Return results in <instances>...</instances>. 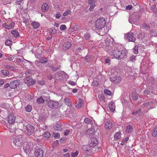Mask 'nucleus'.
<instances>
[{"mask_svg":"<svg viewBox=\"0 0 157 157\" xmlns=\"http://www.w3.org/2000/svg\"><path fill=\"white\" fill-rule=\"evenodd\" d=\"M118 57H116V58L121 59L123 58L126 56V52L125 51L120 50L119 53L118 54Z\"/></svg>","mask_w":157,"mask_h":157,"instance_id":"nucleus-17","label":"nucleus"},{"mask_svg":"<svg viewBox=\"0 0 157 157\" xmlns=\"http://www.w3.org/2000/svg\"><path fill=\"white\" fill-rule=\"evenodd\" d=\"M34 128L33 126L31 124H28L26 126L25 130L24 131L28 136L31 135L33 132Z\"/></svg>","mask_w":157,"mask_h":157,"instance_id":"nucleus-3","label":"nucleus"},{"mask_svg":"<svg viewBox=\"0 0 157 157\" xmlns=\"http://www.w3.org/2000/svg\"><path fill=\"white\" fill-rule=\"evenodd\" d=\"M60 28L61 30H64L66 29L67 27L65 25H62L60 26Z\"/></svg>","mask_w":157,"mask_h":157,"instance_id":"nucleus-52","label":"nucleus"},{"mask_svg":"<svg viewBox=\"0 0 157 157\" xmlns=\"http://www.w3.org/2000/svg\"><path fill=\"white\" fill-rule=\"evenodd\" d=\"M132 98L133 99V100H134L135 101H136L137 99L138 98V96L136 94L133 93L132 94Z\"/></svg>","mask_w":157,"mask_h":157,"instance_id":"nucleus-45","label":"nucleus"},{"mask_svg":"<svg viewBox=\"0 0 157 157\" xmlns=\"http://www.w3.org/2000/svg\"><path fill=\"white\" fill-rule=\"evenodd\" d=\"M104 93L105 94L109 95H111V93L110 91L108 89H105L104 91Z\"/></svg>","mask_w":157,"mask_h":157,"instance_id":"nucleus-51","label":"nucleus"},{"mask_svg":"<svg viewBox=\"0 0 157 157\" xmlns=\"http://www.w3.org/2000/svg\"><path fill=\"white\" fill-rule=\"evenodd\" d=\"M23 1V0H16V5H21V4H23L24 3Z\"/></svg>","mask_w":157,"mask_h":157,"instance_id":"nucleus-44","label":"nucleus"},{"mask_svg":"<svg viewBox=\"0 0 157 157\" xmlns=\"http://www.w3.org/2000/svg\"><path fill=\"white\" fill-rule=\"evenodd\" d=\"M28 124V123L27 122L23 121L22 122H19L18 124V125L21 129L24 131L25 129L26 126Z\"/></svg>","mask_w":157,"mask_h":157,"instance_id":"nucleus-15","label":"nucleus"},{"mask_svg":"<svg viewBox=\"0 0 157 157\" xmlns=\"http://www.w3.org/2000/svg\"><path fill=\"white\" fill-rule=\"evenodd\" d=\"M84 122L91 126L93 124V121L89 118H86L84 120Z\"/></svg>","mask_w":157,"mask_h":157,"instance_id":"nucleus-30","label":"nucleus"},{"mask_svg":"<svg viewBox=\"0 0 157 157\" xmlns=\"http://www.w3.org/2000/svg\"><path fill=\"white\" fill-rule=\"evenodd\" d=\"M110 79L112 82L117 84L120 82L121 78L120 76H115L114 77H111Z\"/></svg>","mask_w":157,"mask_h":157,"instance_id":"nucleus-10","label":"nucleus"},{"mask_svg":"<svg viewBox=\"0 0 157 157\" xmlns=\"http://www.w3.org/2000/svg\"><path fill=\"white\" fill-rule=\"evenodd\" d=\"M84 37L86 40H88L90 39V35L89 33H86L84 35Z\"/></svg>","mask_w":157,"mask_h":157,"instance_id":"nucleus-48","label":"nucleus"},{"mask_svg":"<svg viewBox=\"0 0 157 157\" xmlns=\"http://www.w3.org/2000/svg\"><path fill=\"white\" fill-rule=\"evenodd\" d=\"M55 138H60V134L59 133H56L54 136Z\"/></svg>","mask_w":157,"mask_h":157,"instance_id":"nucleus-60","label":"nucleus"},{"mask_svg":"<svg viewBox=\"0 0 157 157\" xmlns=\"http://www.w3.org/2000/svg\"><path fill=\"white\" fill-rule=\"evenodd\" d=\"M20 83L19 80H14L10 83V87L11 89H14L19 85Z\"/></svg>","mask_w":157,"mask_h":157,"instance_id":"nucleus-9","label":"nucleus"},{"mask_svg":"<svg viewBox=\"0 0 157 157\" xmlns=\"http://www.w3.org/2000/svg\"><path fill=\"white\" fill-rule=\"evenodd\" d=\"M84 102L83 100L82 99H79L77 102V104L75 105L76 107L80 109L84 105Z\"/></svg>","mask_w":157,"mask_h":157,"instance_id":"nucleus-16","label":"nucleus"},{"mask_svg":"<svg viewBox=\"0 0 157 157\" xmlns=\"http://www.w3.org/2000/svg\"><path fill=\"white\" fill-rule=\"evenodd\" d=\"M23 149L25 151L26 153H28L30 151L31 148L29 144H27L26 146L23 147Z\"/></svg>","mask_w":157,"mask_h":157,"instance_id":"nucleus-27","label":"nucleus"},{"mask_svg":"<svg viewBox=\"0 0 157 157\" xmlns=\"http://www.w3.org/2000/svg\"><path fill=\"white\" fill-rule=\"evenodd\" d=\"M54 128L55 131H60L62 129L61 126L58 124H57L56 126H54Z\"/></svg>","mask_w":157,"mask_h":157,"instance_id":"nucleus-36","label":"nucleus"},{"mask_svg":"<svg viewBox=\"0 0 157 157\" xmlns=\"http://www.w3.org/2000/svg\"><path fill=\"white\" fill-rule=\"evenodd\" d=\"M152 135L154 137L157 136V127H155L152 132Z\"/></svg>","mask_w":157,"mask_h":157,"instance_id":"nucleus-34","label":"nucleus"},{"mask_svg":"<svg viewBox=\"0 0 157 157\" xmlns=\"http://www.w3.org/2000/svg\"><path fill=\"white\" fill-rule=\"evenodd\" d=\"M109 107L110 109V110L112 111L113 112L115 110V106L113 102H111L109 105Z\"/></svg>","mask_w":157,"mask_h":157,"instance_id":"nucleus-25","label":"nucleus"},{"mask_svg":"<svg viewBox=\"0 0 157 157\" xmlns=\"http://www.w3.org/2000/svg\"><path fill=\"white\" fill-rule=\"evenodd\" d=\"M71 44L70 42H66L63 45V48L65 50H67L71 47Z\"/></svg>","mask_w":157,"mask_h":157,"instance_id":"nucleus-20","label":"nucleus"},{"mask_svg":"<svg viewBox=\"0 0 157 157\" xmlns=\"http://www.w3.org/2000/svg\"><path fill=\"white\" fill-rule=\"evenodd\" d=\"M1 72L3 75L6 76H8L9 74V71L6 69L2 70Z\"/></svg>","mask_w":157,"mask_h":157,"instance_id":"nucleus-35","label":"nucleus"},{"mask_svg":"<svg viewBox=\"0 0 157 157\" xmlns=\"http://www.w3.org/2000/svg\"><path fill=\"white\" fill-rule=\"evenodd\" d=\"M78 152L77 151L75 152H71V157H75L78 155Z\"/></svg>","mask_w":157,"mask_h":157,"instance_id":"nucleus-49","label":"nucleus"},{"mask_svg":"<svg viewBox=\"0 0 157 157\" xmlns=\"http://www.w3.org/2000/svg\"><path fill=\"white\" fill-rule=\"evenodd\" d=\"M35 155L37 157H42L43 156V151L40 149H36L35 151Z\"/></svg>","mask_w":157,"mask_h":157,"instance_id":"nucleus-14","label":"nucleus"},{"mask_svg":"<svg viewBox=\"0 0 157 157\" xmlns=\"http://www.w3.org/2000/svg\"><path fill=\"white\" fill-rule=\"evenodd\" d=\"M65 104L67 105H70L71 104V99L68 97H66L64 99Z\"/></svg>","mask_w":157,"mask_h":157,"instance_id":"nucleus-28","label":"nucleus"},{"mask_svg":"<svg viewBox=\"0 0 157 157\" xmlns=\"http://www.w3.org/2000/svg\"><path fill=\"white\" fill-rule=\"evenodd\" d=\"M132 8V6L131 5H128L126 7V9L127 10H130Z\"/></svg>","mask_w":157,"mask_h":157,"instance_id":"nucleus-61","label":"nucleus"},{"mask_svg":"<svg viewBox=\"0 0 157 157\" xmlns=\"http://www.w3.org/2000/svg\"><path fill=\"white\" fill-rule=\"evenodd\" d=\"M95 6V4L90 5V8L89 9L90 10V11H93Z\"/></svg>","mask_w":157,"mask_h":157,"instance_id":"nucleus-57","label":"nucleus"},{"mask_svg":"<svg viewBox=\"0 0 157 157\" xmlns=\"http://www.w3.org/2000/svg\"><path fill=\"white\" fill-rule=\"evenodd\" d=\"M71 11L69 10H67L66 11H65L63 14V15L64 16H66L67 15L70 14H71Z\"/></svg>","mask_w":157,"mask_h":157,"instance_id":"nucleus-50","label":"nucleus"},{"mask_svg":"<svg viewBox=\"0 0 157 157\" xmlns=\"http://www.w3.org/2000/svg\"><path fill=\"white\" fill-rule=\"evenodd\" d=\"M64 72L62 71H59L56 73V78L57 79H61L62 78V76Z\"/></svg>","mask_w":157,"mask_h":157,"instance_id":"nucleus-24","label":"nucleus"},{"mask_svg":"<svg viewBox=\"0 0 157 157\" xmlns=\"http://www.w3.org/2000/svg\"><path fill=\"white\" fill-rule=\"evenodd\" d=\"M120 51L117 47L114 48V49H113L112 53L115 57L116 58V57H118V54L119 53Z\"/></svg>","mask_w":157,"mask_h":157,"instance_id":"nucleus-19","label":"nucleus"},{"mask_svg":"<svg viewBox=\"0 0 157 157\" xmlns=\"http://www.w3.org/2000/svg\"><path fill=\"white\" fill-rule=\"evenodd\" d=\"M51 134L48 132H45L44 134V137L46 138H48L50 137Z\"/></svg>","mask_w":157,"mask_h":157,"instance_id":"nucleus-43","label":"nucleus"},{"mask_svg":"<svg viewBox=\"0 0 157 157\" xmlns=\"http://www.w3.org/2000/svg\"><path fill=\"white\" fill-rule=\"evenodd\" d=\"M48 107L52 108H58L61 106L58 102L51 100L48 101Z\"/></svg>","mask_w":157,"mask_h":157,"instance_id":"nucleus-4","label":"nucleus"},{"mask_svg":"<svg viewBox=\"0 0 157 157\" xmlns=\"http://www.w3.org/2000/svg\"><path fill=\"white\" fill-rule=\"evenodd\" d=\"M94 1L95 0H89L88 3L90 5L95 4Z\"/></svg>","mask_w":157,"mask_h":157,"instance_id":"nucleus-55","label":"nucleus"},{"mask_svg":"<svg viewBox=\"0 0 157 157\" xmlns=\"http://www.w3.org/2000/svg\"><path fill=\"white\" fill-rule=\"evenodd\" d=\"M133 128L132 125H129L127 127L126 132L127 133H129L132 132L133 130Z\"/></svg>","mask_w":157,"mask_h":157,"instance_id":"nucleus-31","label":"nucleus"},{"mask_svg":"<svg viewBox=\"0 0 157 157\" xmlns=\"http://www.w3.org/2000/svg\"><path fill=\"white\" fill-rule=\"evenodd\" d=\"M137 114L141 115L142 114V112L141 111V109H139L138 110H137Z\"/></svg>","mask_w":157,"mask_h":157,"instance_id":"nucleus-62","label":"nucleus"},{"mask_svg":"<svg viewBox=\"0 0 157 157\" xmlns=\"http://www.w3.org/2000/svg\"><path fill=\"white\" fill-rule=\"evenodd\" d=\"M51 69H52V70L54 71H56L57 70L59 69V67H55V66H53V65H52L50 66Z\"/></svg>","mask_w":157,"mask_h":157,"instance_id":"nucleus-46","label":"nucleus"},{"mask_svg":"<svg viewBox=\"0 0 157 157\" xmlns=\"http://www.w3.org/2000/svg\"><path fill=\"white\" fill-rule=\"evenodd\" d=\"M85 60L87 62H89L91 61L89 55H87L85 57Z\"/></svg>","mask_w":157,"mask_h":157,"instance_id":"nucleus-47","label":"nucleus"},{"mask_svg":"<svg viewBox=\"0 0 157 157\" xmlns=\"http://www.w3.org/2000/svg\"><path fill=\"white\" fill-rule=\"evenodd\" d=\"M11 33L15 37L18 36L19 35L18 31L15 30H12Z\"/></svg>","mask_w":157,"mask_h":157,"instance_id":"nucleus-32","label":"nucleus"},{"mask_svg":"<svg viewBox=\"0 0 157 157\" xmlns=\"http://www.w3.org/2000/svg\"><path fill=\"white\" fill-rule=\"evenodd\" d=\"M105 43L106 45L107 46H109L112 47L113 46H114L116 45L114 40L113 38H107L105 40Z\"/></svg>","mask_w":157,"mask_h":157,"instance_id":"nucleus-7","label":"nucleus"},{"mask_svg":"<svg viewBox=\"0 0 157 157\" xmlns=\"http://www.w3.org/2000/svg\"><path fill=\"white\" fill-rule=\"evenodd\" d=\"M70 130L69 129H67L64 132V134L65 136H67L70 133Z\"/></svg>","mask_w":157,"mask_h":157,"instance_id":"nucleus-58","label":"nucleus"},{"mask_svg":"<svg viewBox=\"0 0 157 157\" xmlns=\"http://www.w3.org/2000/svg\"><path fill=\"white\" fill-rule=\"evenodd\" d=\"M106 21L105 18H100L96 21L95 25L97 28L101 29L104 27Z\"/></svg>","mask_w":157,"mask_h":157,"instance_id":"nucleus-2","label":"nucleus"},{"mask_svg":"<svg viewBox=\"0 0 157 157\" xmlns=\"http://www.w3.org/2000/svg\"><path fill=\"white\" fill-rule=\"evenodd\" d=\"M153 103L151 101V102H144L143 103V105L144 107H148L149 106L151 105V104H152Z\"/></svg>","mask_w":157,"mask_h":157,"instance_id":"nucleus-38","label":"nucleus"},{"mask_svg":"<svg viewBox=\"0 0 157 157\" xmlns=\"http://www.w3.org/2000/svg\"><path fill=\"white\" fill-rule=\"evenodd\" d=\"M87 135H89L90 137L92 135L94 134V130L92 128H89L87 130Z\"/></svg>","mask_w":157,"mask_h":157,"instance_id":"nucleus-26","label":"nucleus"},{"mask_svg":"<svg viewBox=\"0 0 157 157\" xmlns=\"http://www.w3.org/2000/svg\"><path fill=\"white\" fill-rule=\"evenodd\" d=\"M32 109V108L30 105H27L25 108V110L28 112H30Z\"/></svg>","mask_w":157,"mask_h":157,"instance_id":"nucleus-41","label":"nucleus"},{"mask_svg":"<svg viewBox=\"0 0 157 157\" xmlns=\"http://www.w3.org/2000/svg\"><path fill=\"white\" fill-rule=\"evenodd\" d=\"M25 138L22 136H17L14 138L11 142L12 145L14 147H21L25 140Z\"/></svg>","mask_w":157,"mask_h":157,"instance_id":"nucleus-1","label":"nucleus"},{"mask_svg":"<svg viewBox=\"0 0 157 157\" xmlns=\"http://www.w3.org/2000/svg\"><path fill=\"white\" fill-rule=\"evenodd\" d=\"M48 8L49 6L47 3H44L42 6L41 10L43 12H46L48 10Z\"/></svg>","mask_w":157,"mask_h":157,"instance_id":"nucleus-23","label":"nucleus"},{"mask_svg":"<svg viewBox=\"0 0 157 157\" xmlns=\"http://www.w3.org/2000/svg\"><path fill=\"white\" fill-rule=\"evenodd\" d=\"M22 61V60L21 59L18 58L16 59V62L17 63H20Z\"/></svg>","mask_w":157,"mask_h":157,"instance_id":"nucleus-63","label":"nucleus"},{"mask_svg":"<svg viewBox=\"0 0 157 157\" xmlns=\"http://www.w3.org/2000/svg\"><path fill=\"white\" fill-rule=\"evenodd\" d=\"M3 66L5 68L8 69L9 70L13 71L15 69V67L11 65L6 64H4L3 65Z\"/></svg>","mask_w":157,"mask_h":157,"instance_id":"nucleus-22","label":"nucleus"},{"mask_svg":"<svg viewBox=\"0 0 157 157\" xmlns=\"http://www.w3.org/2000/svg\"><path fill=\"white\" fill-rule=\"evenodd\" d=\"M136 56H131L129 58V60L132 61L133 62L134 61L136 60Z\"/></svg>","mask_w":157,"mask_h":157,"instance_id":"nucleus-54","label":"nucleus"},{"mask_svg":"<svg viewBox=\"0 0 157 157\" xmlns=\"http://www.w3.org/2000/svg\"><path fill=\"white\" fill-rule=\"evenodd\" d=\"M138 47L135 46V48H133V52L134 53L137 54L138 53V50H137Z\"/></svg>","mask_w":157,"mask_h":157,"instance_id":"nucleus-56","label":"nucleus"},{"mask_svg":"<svg viewBox=\"0 0 157 157\" xmlns=\"http://www.w3.org/2000/svg\"><path fill=\"white\" fill-rule=\"evenodd\" d=\"M156 5L155 4H154L151 7V10H153V12H154V11L156 9Z\"/></svg>","mask_w":157,"mask_h":157,"instance_id":"nucleus-59","label":"nucleus"},{"mask_svg":"<svg viewBox=\"0 0 157 157\" xmlns=\"http://www.w3.org/2000/svg\"><path fill=\"white\" fill-rule=\"evenodd\" d=\"M14 22H12L10 24L8 25L7 29H9L13 28L14 26Z\"/></svg>","mask_w":157,"mask_h":157,"instance_id":"nucleus-40","label":"nucleus"},{"mask_svg":"<svg viewBox=\"0 0 157 157\" xmlns=\"http://www.w3.org/2000/svg\"><path fill=\"white\" fill-rule=\"evenodd\" d=\"M37 101L38 103H42L44 102V100L43 99L42 97H41L37 99Z\"/></svg>","mask_w":157,"mask_h":157,"instance_id":"nucleus-37","label":"nucleus"},{"mask_svg":"<svg viewBox=\"0 0 157 157\" xmlns=\"http://www.w3.org/2000/svg\"><path fill=\"white\" fill-rule=\"evenodd\" d=\"M121 137V133L120 132L116 133L114 135L115 139L117 140L120 139Z\"/></svg>","mask_w":157,"mask_h":157,"instance_id":"nucleus-39","label":"nucleus"},{"mask_svg":"<svg viewBox=\"0 0 157 157\" xmlns=\"http://www.w3.org/2000/svg\"><path fill=\"white\" fill-rule=\"evenodd\" d=\"M141 28L145 31H147L150 29V26L149 25L145 23H144L142 24Z\"/></svg>","mask_w":157,"mask_h":157,"instance_id":"nucleus-21","label":"nucleus"},{"mask_svg":"<svg viewBox=\"0 0 157 157\" xmlns=\"http://www.w3.org/2000/svg\"><path fill=\"white\" fill-rule=\"evenodd\" d=\"M24 81L28 86H31L35 83V82L29 76L26 77L24 79Z\"/></svg>","mask_w":157,"mask_h":157,"instance_id":"nucleus-5","label":"nucleus"},{"mask_svg":"<svg viewBox=\"0 0 157 157\" xmlns=\"http://www.w3.org/2000/svg\"><path fill=\"white\" fill-rule=\"evenodd\" d=\"M15 118V117L13 114H11L9 116L8 118L9 124H14Z\"/></svg>","mask_w":157,"mask_h":157,"instance_id":"nucleus-12","label":"nucleus"},{"mask_svg":"<svg viewBox=\"0 0 157 157\" xmlns=\"http://www.w3.org/2000/svg\"><path fill=\"white\" fill-rule=\"evenodd\" d=\"M48 59L45 57H42L39 59V62L41 63L40 65L41 67H45L47 66L46 64H45L48 61Z\"/></svg>","mask_w":157,"mask_h":157,"instance_id":"nucleus-8","label":"nucleus"},{"mask_svg":"<svg viewBox=\"0 0 157 157\" xmlns=\"http://www.w3.org/2000/svg\"><path fill=\"white\" fill-rule=\"evenodd\" d=\"M104 125L105 128L108 130L110 129L112 127V123L108 119H106L105 120Z\"/></svg>","mask_w":157,"mask_h":157,"instance_id":"nucleus-11","label":"nucleus"},{"mask_svg":"<svg viewBox=\"0 0 157 157\" xmlns=\"http://www.w3.org/2000/svg\"><path fill=\"white\" fill-rule=\"evenodd\" d=\"M31 25L34 29H36L39 27L40 23L38 22L34 21L32 23Z\"/></svg>","mask_w":157,"mask_h":157,"instance_id":"nucleus-29","label":"nucleus"},{"mask_svg":"<svg viewBox=\"0 0 157 157\" xmlns=\"http://www.w3.org/2000/svg\"><path fill=\"white\" fill-rule=\"evenodd\" d=\"M89 146L88 145H84L82 147V150L84 151L88 152L89 149H88Z\"/></svg>","mask_w":157,"mask_h":157,"instance_id":"nucleus-42","label":"nucleus"},{"mask_svg":"<svg viewBox=\"0 0 157 157\" xmlns=\"http://www.w3.org/2000/svg\"><path fill=\"white\" fill-rule=\"evenodd\" d=\"M49 33H50L52 34H55L57 32L56 29L55 28L53 27L49 29Z\"/></svg>","mask_w":157,"mask_h":157,"instance_id":"nucleus-33","label":"nucleus"},{"mask_svg":"<svg viewBox=\"0 0 157 157\" xmlns=\"http://www.w3.org/2000/svg\"><path fill=\"white\" fill-rule=\"evenodd\" d=\"M5 43L6 45L9 46L11 44L12 41L10 40H7L6 41Z\"/></svg>","mask_w":157,"mask_h":157,"instance_id":"nucleus-53","label":"nucleus"},{"mask_svg":"<svg viewBox=\"0 0 157 157\" xmlns=\"http://www.w3.org/2000/svg\"><path fill=\"white\" fill-rule=\"evenodd\" d=\"M127 39L130 41L134 42L136 38L134 36V34L132 32L128 33L126 36Z\"/></svg>","mask_w":157,"mask_h":157,"instance_id":"nucleus-6","label":"nucleus"},{"mask_svg":"<svg viewBox=\"0 0 157 157\" xmlns=\"http://www.w3.org/2000/svg\"><path fill=\"white\" fill-rule=\"evenodd\" d=\"M38 82L39 84L41 85H44V82L43 81H39Z\"/></svg>","mask_w":157,"mask_h":157,"instance_id":"nucleus-64","label":"nucleus"},{"mask_svg":"<svg viewBox=\"0 0 157 157\" xmlns=\"http://www.w3.org/2000/svg\"><path fill=\"white\" fill-rule=\"evenodd\" d=\"M89 145L90 147H95V146L98 143V141L96 138H94L91 139V140L90 141Z\"/></svg>","mask_w":157,"mask_h":157,"instance_id":"nucleus-13","label":"nucleus"},{"mask_svg":"<svg viewBox=\"0 0 157 157\" xmlns=\"http://www.w3.org/2000/svg\"><path fill=\"white\" fill-rule=\"evenodd\" d=\"M7 127L8 130L10 132H14L16 129V127L14 124H9Z\"/></svg>","mask_w":157,"mask_h":157,"instance_id":"nucleus-18","label":"nucleus"}]
</instances>
